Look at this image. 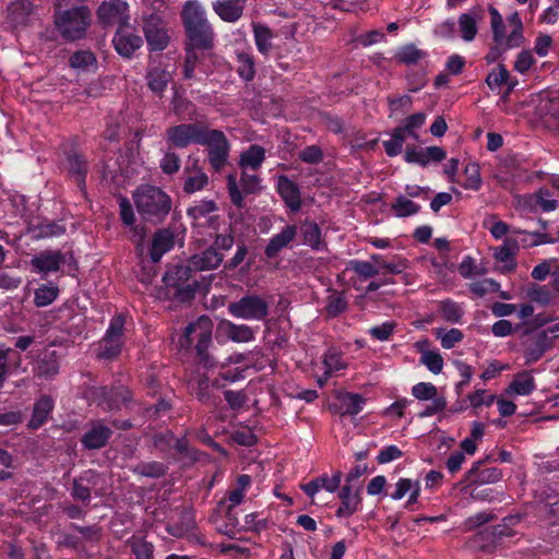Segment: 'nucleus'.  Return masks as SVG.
Returning <instances> with one entry per match:
<instances>
[{
	"instance_id": "1",
	"label": "nucleus",
	"mask_w": 559,
	"mask_h": 559,
	"mask_svg": "<svg viewBox=\"0 0 559 559\" xmlns=\"http://www.w3.org/2000/svg\"><path fill=\"white\" fill-rule=\"evenodd\" d=\"M171 106L179 120H188L190 123H180L169 128L167 140H226L223 131L210 129L203 110L199 109L177 88H174Z\"/></svg>"
},
{
	"instance_id": "2",
	"label": "nucleus",
	"mask_w": 559,
	"mask_h": 559,
	"mask_svg": "<svg viewBox=\"0 0 559 559\" xmlns=\"http://www.w3.org/2000/svg\"><path fill=\"white\" fill-rule=\"evenodd\" d=\"M180 20L187 47L200 48L201 51L213 49L216 34L200 0H187L181 8Z\"/></svg>"
},
{
	"instance_id": "3",
	"label": "nucleus",
	"mask_w": 559,
	"mask_h": 559,
	"mask_svg": "<svg viewBox=\"0 0 559 559\" xmlns=\"http://www.w3.org/2000/svg\"><path fill=\"white\" fill-rule=\"evenodd\" d=\"M133 201L141 217L152 224L165 221L173 207V200L162 188L142 185L133 192Z\"/></svg>"
},
{
	"instance_id": "4",
	"label": "nucleus",
	"mask_w": 559,
	"mask_h": 559,
	"mask_svg": "<svg viewBox=\"0 0 559 559\" xmlns=\"http://www.w3.org/2000/svg\"><path fill=\"white\" fill-rule=\"evenodd\" d=\"M166 295L176 302H189L195 297L200 286L197 272L188 261L169 264L163 276Z\"/></svg>"
},
{
	"instance_id": "5",
	"label": "nucleus",
	"mask_w": 559,
	"mask_h": 559,
	"mask_svg": "<svg viewBox=\"0 0 559 559\" xmlns=\"http://www.w3.org/2000/svg\"><path fill=\"white\" fill-rule=\"evenodd\" d=\"M53 23L67 41H75L85 37L91 24V11L86 5L72 7L66 10H56Z\"/></svg>"
},
{
	"instance_id": "6",
	"label": "nucleus",
	"mask_w": 559,
	"mask_h": 559,
	"mask_svg": "<svg viewBox=\"0 0 559 559\" xmlns=\"http://www.w3.org/2000/svg\"><path fill=\"white\" fill-rule=\"evenodd\" d=\"M195 344V352L200 359V362L205 368H213L216 366V361L209 354V347L212 344V330H211V321L201 317L195 322H190L180 337L179 345L181 348H190L193 344Z\"/></svg>"
},
{
	"instance_id": "7",
	"label": "nucleus",
	"mask_w": 559,
	"mask_h": 559,
	"mask_svg": "<svg viewBox=\"0 0 559 559\" xmlns=\"http://www.w3.org/2000/svg\"><path fill=\"white\" fill-rule=\"evenodd\" d=\"M91 401L105 412L120 411L133 401L128 386H94L88 392Z\"/></svg>"
},
{
	"instance_id": "8",
	"label": "nucleus",
	"mask_w": 559,
	"mask_h": 559,
	"mask_svg": "<svg viewBox=\"0 0 559 559\" xmlns=\"http://www.w3.org/2000/svg\"><path fill=\"white\" fill-rule=\"evenodd\" d=\"M228 313L237 319L262 321L269 316V302L257 294H246L227 306Z\"/></svg>"
},
{
	"instance_id": "9",
	"label": "nucleus",
	"mask_w": 559,
	"mask_h": 559,
	"mask_svg": "<svg viewBox=\"0 0 559 559\" xmlns=\"http://www.w3.org/2000/svg\"><path fill=\"white\" fill-rule=\"evenodd\" d=\"M142 29L150 51H163L170 41L168 22L157 13L144 15Z\"/></svg>"
},
{
	"instance_id": "10",
	"label": "nucleus",
	"mask_w": 559,
	"mask_h": 559,
	"mask_svg": "<svg viewBox=\"0 0 559 559\" xmlns=\"http://www.w3.org/2000/svg\"><path fill=\"white\" fill-rule=\"evenodd\" d=\"M129 5L123 0H105L97 9V19L104 26L122 27L128 24Z\"/></svg>"
},
{
	"instance_id": "11",
	"label": "nucleus",
	"mask_w": 559,
	"mask_h": 559,
	"mask_svg": "<svg viewBox=\"0 0 559 559\" xmlns=\"http://www.w3.org/2000/svg\"><path fill=\"white\" fill-rule=\"evenodd\" d=\"M111 43L116 52L126 59H131L134 52L143 46L142 37L128 24L117 27Z\"/></svg>"
},
{
	"instance_id": "12",
	"label": "nucleus",
	"mask_w": 559,
	"mask_h": 559,
	"mask_svg": "<svg viewBox=\"0 0 559 559\" xmlns=\"http://www.w3.org/2000/svg\"><path fill=\"white\" fill-rule=\"evenodd\" d=\"M67 262V253L60 250H43L33 255L29 261L33 272L47 276L50 273H57Z\"/></svg>"
},
{
	"instance_id": "13",
	"label": "nucleus",
	"mask_w": 559,
	"mask_h": 559,
	"mask_svg": "<svg viewBox=\"0 0 559 559\" xmlns=\"http://www.w3.org/2000/svg\"><path fill=\"white\" fill-rule=\"evenodd\" d=\"M404 158L407 163L426 166L431 162L439 163L445 158V151L440 146L419 147L407 145L404 151Z\"/></svg>"
},
{
	"instance_id": "14",
	"label": "nucleus",
	"mask_w": 559,
	"mask_h": 559,
	"mask_svg": "<svg viewBox=\"0 0 559 559\" xmlns=\"http://www.w3.org/2000/svg\"><path fill=\"white\" fill-rule=\"evenodd\" d=\"M502 478V471L498 467H483V462H474L465 474V480L469 486H484L496 484Z\"/></svg>"
},
{
	"instance_id": "15",
	"label": "nucleus",
	"mask_w": 559,
	"mask_h": 559,
	"mask_svg": "<svg viewBox=\"0 0 559 559\" xmlns=\"http://www.w3.org/2000/svg\"><path fill=\"white\" fill-rule=\"evenodd\" d=\"M276 190L285 205L293 213H296L301 209V193L299 187L287 176L281 175L277 177Z\"/></svg>"
},
{
	"instance_id": "16",
	"label": "nucleus",
	"mask_w": 559,
	"mask_h": 559,
	"mask_svg": "<svg viewBox=\"0 0 559 559\" xmlns=\"http://www.w3.org/2000/svg\"><path fill=\"white\" fill-rule=\"evenodd\" d=\"M110 427L100 421H93L87 431L82 436L81 443L87 450H98L104 448L112 436Z\"/></svg>"
},
{
	"instance_id": "17",
	"label": "nucleus",
	"mask_w": 559,
	"mask_h": 559,
	"mask_svg": "<svg viewBox=\"0 0 559 559\" xmlns=\"http://www.w3.org/2000/svg\"><path fill=\"white\" fill-rule=\"evenodd\" d=\"M60 355L56 349L45 348L41 350L36 359L34 372L37 377L50 379L58 374L60 364Z\"/></svg>"
},
{
	"instance_id": "18",
	"label": "nucleus",
	"mask_w": 559,
	"mask_h": 559,
	"mask_svg": "<svg viewBox=\"0 0 559 559\" xmlns=\"http://www.w3.org/2000/svg\"><path fill=\"white\" fill-rule=\"evenodd\" d=\"M247 2L240 0H215L212 10L225 23H237L245 13Z\"/></svg>"
},
{
	"instance_id": "19",
	"label": "nucleus",
	"mask_w": 559,
	"mask_h": 559,
	"mask_svg": "<svg viewBox=\"0 0 559 559\" xmlns=\"http://www.w3.org/2000/svg\"><path fill=\"white\" fill-rule=\"evenodd\" d=\"M298 233V228L296 225H286L282 228V230L274 235L267 242L264 254L267 259L276 258L280 252L288 248L290 243L294 241Z\"/></svg>"
},
{
	"instance_id": "20",
	"label": "nucleus",
	"mask_w": 559,
	"mask_h": 559,
	"mask_svg": "<svg viewBox=\"0 0 559 559\" xmlns=\"http://www.w3.org/2000/svg\"><path fill=\"white\" fill-rule=\"evenodd\" d=\"M217 332L235 343H248L254 340V330L247 324H236L229 320H222Z\"/></svg>"
},
{
	"instance_id": "21",
	"label": "nucleus",
	"mask_w": 559,
	"mask_h": 559,
	"mask_svg": "<svg viewBox=\"0 0 559 559\" xmlns=\"http://www.w3.org/2000/svg\"><path fill=\"white\" fill-rule=\"evenodd\" d=\"M224 260V253L216 252L211 246L200 253L191 255L187 261L194 272L216 270Z\"/></svg>"
},
{
	"instance_id": "22",
	"label": "nucleus",
	"mask_w": 559,
	"mask_h": 559,
	"mask_svg": "<svg viewBox=\"0 0 559 559\" xmlns=\"http://www.w3.org/2000/svg\"><path fill=\"white\" fill-rule=\"evenodd\" d=\"M175 245V234L168 229L157 230L152 240V247L150 250L151 263L155 264L160 261L162 257L170 251Z\"/></svg>"
},
{
	"instance_id": "23",
	"label": "nucleus",
	"mask_w": 559,
	"mask_h": 559,
	"mask_svg": "<svg viewBox=\"0 0 559 559\" xmlns=\"http://www.w3.org/2000/svg\"><path fill=\"white\" fill-rule=\"evenodd\" d=\"M147 87L156 95H162L173 80V74L160 66H150L146 72Z\"/></svg>"
},
{
	"instance_id": "24",
	"label": "nucleus",
	"mask_w": 559,
	"mask_h": 559,
	"mask_svg": "<svg viewBox=\"0 0 559 559\" xmlns=\"http://www.w3.org/2000/svg\"><path fill=\"white\" fill-rule=\"evenodd\" d=\"M338 498L341 499V504L335 512L337 518H349L358 510L361 503L359 490L353 493L350 485L346 484L341 488Z\"/></svg>"
},
{
	"instance_id": "25",
	"label": "nucleus",
	"mask_w": 559,
	"mask_h": 559,
	"mask_svg": "<svg viewBox=\"0 0 559 559\" xmlns=\"http://www.w3.org/2000/svg\"><path fill=\"white\" fill-rule=\"evenodd\" d=\"M55 402L49 395H41L34 404L33 414L28 421V428L38 429L49 418V415L53 411Z\"/></svg>"
},
{
	"instance_id": "26",
	"label": "nucleus",
	"mask_w": 559,
	"mask_h": 559,
	"mask_svg": "<svg viewBox=\"0 0 559 559\" xmlns=\"http://www.w3.org/2000/svg\"><path fill=\"white\" fill-rule=\"evenodd\" d=\"M520 250V245L514 238H506L503 243L496 249L495 258L504 264V270L512 272L516 267L515 255Z\"/></svg>"
},
{
	"instance_id": "27",
	"label": "nucleus",
	"mask_w": 559,
	"mask_h": 559,
	"mask_svg": "<svg viewBox=\"0 0 559 559\" xmlns=\"http://www.w3.org/2000/svg\"><path fill=\"white\" fill-rule=\"evenodd\" d=\"M485 81L491 91H496L502 85H507L508 93H511L518 85V80L511 78L507 67L502 63H499L497 68L492 69L487 74Z\"/></svg>"
},
{
	"instance_id": "28",
	"label": "nucleus",
	"mask_w": 559,
	"mask_h": 559,
	"mask_svg": "<svg viewBox=\"0 0 559 559\" xmlns=\"http://www.w3.org/2000/svg\"><path fill=\"white\" fill-rule=\"evenodd\" d=\"M426 114L416 112L404 119L402 124L394 130L391 140H404V134L418 140L416 131L424 126Z\"/></svg>"
},
{
	"instance_id": "29",
	"label": "nucleus",
	"mask_w": 559,
	"mask_h": 559,
	"mask_svg": "<svg viewBox=\"0 0 559 559\" xmlns=\"http://www.w3.org/2000/svg\"><path fill=\"white\" fill-rule=\"evenodd\" d=\"M207 144V158L211 166L216 170L221 171L227 164L229 154L228 142H202Z\"/></svg>"
},
{
	"instance_id": "30",
	"label": "nucleus",
	"mask_w": 559,
	"mask_h": 559,
	"mask_svg": "<svg viewBox=\"0 0 559 559\" xmlns=\"http://www.w3.org/2000/svg\"><path fill=\"white\" fill-rule=\"evenodd\" d=\"M552 338L548 336V331L539 332L532 346L525 349V359L527 364L539 360L544 354L551 348Z\"/></svg>"
},
{
	"instance_id": "31",
	"label": "nucleus",
	"mask_w": 559,
	"mask_h": 559,
	"mask_svg": "<svg viewBox=\"0 0 559 559\" xmlns=\"http://www.w3.org/2000/svg\"><path fill=\"white\" fill-rule=\"evenodd\" d=\"M69 171L75 177L80 188L85 187V179L88 173L87 159L79 152H71L67 156Z\"/></svg>"
},
{
	"instance_id": "32",
	"label": "nucleus",
	"mask_w": 559,
	"mask_h": 559,
	"mask_svg": "<svg viewBox=\"0 0 559 559\" xmlns=\"http://www.w3.org/2000/svg\"><path fill=\"white\" fill-rule=\"evenodd\" d=\"M265 159L264 147L253 144L240 154L239 166L241 169L257 171Z\"/></svg>"
},
{
	"instance_id": "33",
	"label": "nucleus",
	"mask_w": 559,
	"mask_h": 559,
	"mask_svg": "<svg viewBox=\"0 0 559 559\" xmlns=\"http://www.w3.org/2000/svg\"><path fill=\"white\" fill-rule=\"evenodd\" d=\"M194 528V521L192 514L188 510H181L177 521H169L166 525V531L169 535L176 538H182Z\"/></svg>"
},
{
	"instance_id": "34",
	"label": "nucleus",
	"mask_w": 559,
	"mask_h": 559,
	"mask_svg": "<svg viewBox=\"0 0 559 559\" xmlns=\"http://www.w3.org/2000/svg\"><path fill=\"white\" fill-rule=\"evenodd\" d=\"M254 44L258 51L263 56H269L272 49L273 31L265 24L252 23Z\"/></svg>"
},
{
	"instance_id": "35",
	"label": "nucleus",
	"mask_w": 559,
	"mask_h": 559,
	"mask_svg": "<svg viewBox=\"0 0 559 559\" xmlns=\"http://www.w3.org/2000/svg\"><path fill=\"white\" fill-rule=\"evenodd\" d=\"M209 185V176L200 168L185 169L183 191L187 194L201 191Z\"/></svg>"
},
{
	"instance_id": "36",
	"label": "nucleus",
	"mask_w": 559,
	"mask_h": 559,
	"mask_svg": "<svg viewBox=\"0 0 559 559\" xmlns=\"http://www.w3.org/2000/svg\"><path fill=\"white\" fill-rule=\"evenodd\" d=\"M28 229L36 240L59 237L66 233V227L55 221H43L31 225Z\"/></svg>"
},
{
	"instance_id": "37",
	"label": "nucleus",
	"mask_w": 559,
	"mask_h": 559,
	"mask_svg": "<svg viewBox=\"0 0 559 559\" xmlns=\"http://www.w3.org/2000/svg\"><path fill=\"white\" fill-rule=\"evenodd\" d=\"M59 286L52 282L39 285L34 292V305L44 308L51 305L59 296Z\"/></svg>"
},
{
	"instance_id": "38",
	"label": "nucleus",
	"mask_w": 559,
	"mask_h": 559,
	"mask_svg": "<svg viewBox=\"0 0 559 559\" xmlns=\"http://www.w3.org/2000/svg\"><path fill=\"white\" fill-rule=\"evenodd\" d=\"M426 57L425 50L418 49L414 44H406L396 50L394 60L400 64L414 66Z\"/></svg>"
},
{
	"instance_id": "39",
	"label": "nucleus",
	"mask_w": 559,
	"mask_h": 559,
	"mask_svg": "<svg viewBox=\"0 0 559 559\" xmlns=\"http://www.w3.org/2000/svg\"><path fill=\"white\" fill-rule=\"evenodd\" d=\"M304 243L313 250H321L324 247L322 241L321 228L316 222L306 221L300 228Z\"/></svg>"
},
{
	"instance_id": "40",
	"label": "nucleus",
	"mask_w": 559,
	"mask_h": 559,
	"mask_svg": "<svg viewBox=\"0 0 559 559\" xmlns=\"http://www.w3.org/2000/svg\"><path fill=\"white\" fill-rule=\"evenodd\" d=\"M536 388L534 378L527 372L523 371L518 373L513 381L510 383L507 389V393L519 394V395H530Z\"/></svg>"
},
{
	"instance_id": "41",
	"label": "nucleus",
	"mask_w": 559,
	"mask_h": 559,
	"mask_svg": "<svg viewBox=\"0 0 559 559\" xmlns=\"http://www.w3.org/2000/svg\"><path fill=\"white\" fill-rule=\"evenodd\" d=\"M123 340L104 336L97 347V357L99 359H114L121 354Z\"/></svg>"
},
{
	"instance_id": "42",
	"label": "nucleus",
	"mask_w": 559,
	"mask_h": 559,
	"mask_svg": "<svg viewBox=\"0 0 559 559\" xmlns=\"http://www.w3.org/2000/svg\"><path fill=\"white\" fill-rule=\"evenodd\" d=\"M237 73L246 82H250L255 76V62L251 53L237 52Z\"/></svg>"
},
{
	"instance_id": "43",
	"label": "nucleus",
	"mask_w": 559,
	"mask_h": 559,
	"mask_svg": "<svg viewBox=\"0 0 559 559\" xmlns=\"http://www.w3.org/2000/svg\"><path fill=\"white\" fill-rule=\"evenodd\" d=\"M459 28L465 41H472L477 34V15L475 12L463 13L459 17Z\"/></svg>"
},
{
	"instance_id": "44",
	"label": "nucleus",
	"mask_w": 559,
	"mask_h": 559,
	"mask_svg": "<svg viewBox=\"0 0 559 559\" xmlns=\"http://www.w3.org/2000/svg\"><path fill=\"white\" fill-rule=\"evenodd\" d=\"M323 365L325 368V380H329L333 372L346 368V364L343 361V355L336 348H329L325 352L323 356Z\"/></svg>"
},
{
	"instance_id": "45",
	"label": "nucleus",
	"mask_w": 559,
	"mask_h": 559,
	"mask_svg": "<svg viewBox=\"0 0 559 559\" xmlns=\"http://www.w3.org/2000/svg\"><path fill=\"white\" fill-rule=\"evenodd\" d=\"M391 209L395 216L407 217L417 214L420 211V205L409 200L406 195H399L392 203Z\"/></svg>"
},
{
	"instance_id": "46",
	"label": "nucleus",
	"mask_w": 559,
	"mask_h": 559,
	"mask_svg": "<svg viewBox=\"0 0 559 559\" xmlns=\"http://www.w3.org/2000/svg\"><path fill=\"white\" fill-rule=\"evenodd\" d=\"M188 433L189 431H187L186 435L180 438L175 437L173 449H175L177 453L180 454L181 457L187 460L189 463H195L201 459L203 452L199 451L198 449L189 447L187 439Z\"/></svg>"
},
{
	"instance_id": "47",
	"label": "nucleus",
	"mask_w": 559,
	"mask_h": 559,
	"mask_svg": "<svg viewBox=\"0 0 559 559\" xmlns=\"http://www.w3.org/2000/svg\"><path fill=\"white\" fill-rule=\"evenodd\" d=\"M200 51H201L200 48L187 47L185 45L186 56H185V62L182 66V76L185 80L197 79L195 71L198 68Z\"/></svg>"
},
{
	"instance_id": "48",
	"label": "nucleus",
	"mask_w": 559,
	"mask_h": 559,
	"mask_svg": "<svg viewBox=\"0 0 559 559\" xmlns=\"http://www.w3.org/2000/svg\"><path fill=\"white\" fill-rule=\"evenodd\" d=\"M365 402L364 396L358 393H346L342 399V407L344 408L342 415H358L362 411Z\"/></svg>"
},
{
	"instance_id": "49",
	"label": "nucleus",
	"mask_w": 559,
	"mask_h": 559,
	"mask_svg": "<svg viewBox=\"0 0 559 559\" xmlns=\"http://www.w3.org/2000/svg\"><path fill=\"white\" fill-rule=\"evenodd\" d=\"M321 123L323 127L331 131L332 133L338 135L344 134L345 136H350L352 133H349L348 128L346 127L344 120L336 116L332 115L331 112H323L321 114Z\"/></svg>"
},
{
	"instance_id": "50",
	"label": "nucleus",
	"mask_w": 559,
	"mask_h": 559,
	"mask_svg": "<svg viewBox=\"0 0 559 559\" xmlns=\"http://www.w3.org/2000/svg\"><path fill=\"white\" fill-rule=\"evenodd\" d=\"M131 552L135 559H154V546L141 537H132L129 540Z\"/></svg>"
},
{
	"instance_id": "51",
	"label": "nucleus",
	"mask_w": 559,
	"mask_h": 559,
	"mask_svg": "<svg viewBox=\"0 0 559 559\" xmlns=\"http://www.w3.org/2000/svg\"><path fill=\"white\" fill-rule=\"evenodd\" d=\"M435 335L438 340H440L441 346L445 349L453 348L464 338L463 332L456 328H452L448 331L443 329H437Z\"/></svg>"
},
{
	"instance_id": "52",
	"label": "nucleus",
	"mask_w": 559,
	"mask_h": 559,
	"mask_svg": "<svg viewBox=\"0 0 559 559\" xmlns=\"http://www.w3.org/2000/svg\"><path fill=\"white\" fill-rule=\"evenodd\" d=\"M347 270L353 271L362 280H369L380 273L379 267L371 261L350 260Z\"/></svg>"
},
{
	"instance_id": "53",
	"label": "nucleus",
	"mask_w": 559,
	"mask_h": 559,
	"mask_svg": "<svg viewBox=\"0 0 559 559\" xmlns=\"http://www.w3.org/2000/svg\"><path fill=\"white\" fill-rule=\"evenodd\" d=\"M96 56L91 50H78L69 58V64L73 69L86 70L91 66H96Z\"/></svg>"
},
{
	"instance_id": "54",
	"label": "nucleus",
	"mask_w": 559,
	"mask_h": 559,
	"mask_svg": "<svg viewBox=\"0 0 559 559\" xmlns=\"http://www.w3.org/2000/svg\"><path fill=\"white\" fill-rule=\"evenodd\" d=\"M439 311L442 318L447 322L451 323H457L462 319L464 313L461 306L451 299L441 301L439 304Z\"/></svg>"
},
{
	"instance_id": "55",
	"label": "nucleus",
	"mask_w": 559,
	"mask_h": 559,
	"mask_svg": "<svg viewBox=\"0 0 559 559\" xmlns=\"http://www.w3.org/2000/svg\"><path fill=\"white\" fill-rule=\"evenodd\" d=\"M166 471L167 467L156 461L141 462L134 468L135 474L151 478H159L166 474Z\"/></svg>"
},
{
	"instance_id": "56",
	"label": "nucleus",
	"mask_w": 559,
	"mask_h": 559,
	"mask_svg": "<svg viewBox=\"0 0 559 559\" xmlns=\"http://www.w3.org/2000/svg\"><path fill=\"white\" fill-rule=\"evenodd\" d=\"M489 14L491 20L492 39L497 45H501L506 37V27L502 15L493 5H489Z\"/></svg>"
},
{
	"instance_id": "57",
	"label": "nucleus",
	"mask_w": 559,
	"mask_h": 559,
	"mask_svg": "<svg viewBox=\"0 0 559 559\" xmlns=\"http://www.w3.org/2000/svg\"><path fill=\"white\" fill-rule=\"evenodd\" d=\"M347 305L343 293L333 292L328 297L325 311L330 317L335 318L347 309Z\"/></svg>"
},
{
	"instance_id": "58",
	"label": "nucleus",
	"mask_w": 559,
	"mask_h": 559,
	"mask_svg": "<svg viewBox=\"0 0 559 559\" xmlns=\"http://www.w3.org/2000/svg\"><path fill=\"white\" fill-rule=\"evenodd\" d=\"M217 211V205L212 200H202L187 210V214L193 221L206 217L209 214Z\"/></svg>"
},
{
	"instance_id": "59",
	"label": "nucleus",
	"mask_w": 559,
	"mask_h": 559,
	"mask_svg": "<svg viewBox=\"0 0 559 559\" xmlns=\"http://www.w3.org/2000/svg\"><path fill=\"white\" fill-rule=\"evenodd\" d=\"M195 397L203 404H215L210 393V380L207 377H199L195 384H191Z\"/></svg>"
},
{
	"instance_id": "60",
	"label": "nucleus",
	"mask_w": 559,
	"mask_h": 559,
	"mask_svg": "<svg viewBox=\"0 0 559 559\" xmlns=\"http://www.w3.org/2000/svg\"><path fill=\"white\" fill-rule=\"evenodd\" d=\"M250 169H242L239 185L247 194H253L261 190V178L257 174H251Z\"/></svg>"
},
{
	"instance_id": "61",
	"label": "nucleus",
	"mask_w": 559,
	"mask_h": 559,
	"mask_svg": "<svg viewBox=\"0 0 559 559\" xmlns=\"http://www.w3.org/2000/svg\"><path fill=\"white\" fill-rule=\"evenodd\" d=\"M420 362L433 374H439L443 369V358L437 350L424 352Z\"/></svg>"
},
{
	"instance_id": "62",
	"label": "nucleus",
	"mask_w": 559,
	"mask_h": 559,
	"mask_svg": "<svg viewBox=\"0 0 559 559\" xmlns=\"http://www.w3.org/2000/svg\"><path fill=\"white\" fill-rule=\"evenodd\" d=\"M412 394L419 401L438 399L437 388L430 382H419L412 388Z\"/></svg>"
},
{
	"instance_id": "63",
	"label": "nucleus",
	"mask_w": 559,
	"mask_h": 559,
	"mask_svg": "<svg viewBox=\"0 0 559 559\" xmlns=\"http://www.w3.org/2000/svg\"><path fill=\"white\" fill-rule=\"evenodd\" d=\"M454 366L456 367L460 376L462 377V380L456 383L455 385V392L457 395H461L463 390L468 385L472 377H473V368L472 366L467 365L464 361L461 360H454Z\"/></svg>"
},
{
	"instance_id": "64",
	"label": "nucleus",
	"mask_w": 559,
	"mask_h": 559,
	"mask_svg": "<svg viewBox=\"0 0 559 559\" xmlns=\"http://www.w3.org/2000/svg\"><path fill=\"white\" fill-rule=\"evenodd\" d=\"M469 290L478 297H484L489 292H498L500 288L499 283L491 278L473 282L468 285Z\"/></svg>"
}]
</instances>
